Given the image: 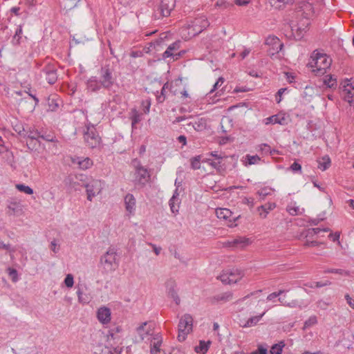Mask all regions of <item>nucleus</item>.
Listing matches in <instances>:
<instances>
[{"label":"nucleus","mask_w":354,"mask_h":354,"mask_svg":"<svg viewBox=\"0 0 354 354\" xmlns=\"http://www.w3.org/2000/svg\"><path fill=\"white\" fill-rule=\"evenodd\" d=\"M332 59L325 53H320L317 50L313 53L308 65L316 75H324L330 66Z\"/></svg>","instance_id":"nucleus-1"},{"label":"nucleus","mask_w":354,"mask_h":354,"mask_svg":"<svg viewBox=\"0 0 354 354\" xmlns=\"http://www.w3.org/2000/svg\"><path fill=\"white\" fill-rule=\"evenodd\" d=\"M120 258L117 250L113 247H109L107 251L100 259V264L106 273L115 271L119 266Z\"/></svg>","instance_id":"nucleus-2"},{"label":"nucleus","mask_w":354,"mask_h":354,"mask_svg":"<svg viewBox=\"0 0 354 354\" xmlns=\"http://www.w3.org/2000/svg\"><path fill=\"white\" fill-rule=\"evenodd\" d=\"M193 318L189 314H185L180 319L178 324V339L183 342L186 339L187 335L192 331Z\"/></svg>","instance_id":"nucleus-3"},{"label":"nucleus","mask_w":354,"mask_h":354,"mask_svg":"<svg viewBox=\"0 0 354 354\" xmlns=\"http://www.w3.org/2000/svg\"><path fill=\"white\" fill-rule=\"evenodd\" d=\"M86 129L84 132V138L86 145L91 149L99 147L101 143V138L94 125L88 124L86 127Z\"/></svg>","instance_id":"nucleus-4"},{"label":"nucleus","mask_w":354,"mask_h":354,"mask_svg":"<svg viewBox=\"0 0 354 354\" xmlns=\"http://www.w3.org/2000/svg\"><path fill=\"white\" fill-rule=\"evenodd\" d=\"M100 81L105 89H110L114 84L115 77L113 69L109 65H104L101 67L99 71Z\"/></svg>","instance_id":"nucleus-5"},{"label":"nucleus","mask_w":354,"mask_h":354,"mask_svg":"<svg viewBox=\"0 0 354 354\" xmlns=\"http://www.w3.org/2000/svg\"><path fill=\"white\" fill-rule=\"evenodd\" d=\"M244 276L242 270L237 268H232L223 272L218 277V279L224 284L236 283L239 281Z\"/></svg>","instance_id":"nucleus-6"},{"label":"nucleus","mask_w":354,"mask_h":354,"mask_svg":"<svg viewBox=\"0 0 354 354\" xmlns=\"http://www.w3.org/2000/svg\"><path fill=\"white\" fill-rule=\"evenodd\" d=\"M176 0H160L159 5L154 11L155 19H160L162 17H168L171 11L174 8Z\"/></svg>","instance_id":"nucleus-7"},{"label":"nucleus","mask_w":354,"mask_h":354,"mask_svg":"<svg viewBox=\"0 0 354 354\" xmlns=\"http://www.w3.org/2000/svg\"><path fill=\"white\" fill-rule=\"evenodd\" d=\"M209 26L207 19L205 16L195 18L188 25L189 33L193 36L197 35Z\"/></svg>","instance_id":"nucleus-8"},{"label":"nucleus","mask_w":354,"mask_h":354,"mask_svg":"<svg viewBox=\"0 0 354 354\" xmlns=\"http://www.w3.org/2000/svg\"><path fill=\"white\" fill-rule=\"evenodd\" d=\"M339 88L344 100L351 103L354 97V82L346 79L341 83Z\"/></svg>","instance_id":"nucleus-9"},{"label":"nucleus","mask_w":354,"mask_h":354,"mask_svg":"<svg viewBox=\"0 0 354 354\" xmlns=\"http://www.w3.org/2000/svg\"><path fill=\"white\" fill-rule=\"evenodd\" d=\"M87 195V199L92 201L93 198L100 194L102 189V182L99 180H92L84 185Z\"/></svg>","instance_id":"nucleus-10"},{"label":"nucleus","mask_w":354,"mask_h":354,"mask_svg":"<svg viewBox=\"0 0 354 354\" xmlns=\"http://www.w3.org/2000/svg\"><path fill=\"white\" fill-rule=\"evenodd\" d=\"M150 180V174L147 169L139 165L136 167L135 172V183L136 184L145 186L147 183Z\"/></svg>","instance_id":"nucleus-11"},{"label":"nucleus","mask_w":354,"mask_h":354,"mask_svg":"<svg viewBox=\"0 0 354 354\" xmlns=\"http://www.w3.org/2000/svg\"><path fill=\"white\" fill-rule=\"evenodd\" d=\"M310 23L308 19H306L303 22L298 24H293L290 26L292 35L296 39H301L304 33L306 32Z\"/></svg>","instance_id":"nucleus-12"},{"label":"nucleus","mask_w":354,"mask_h":354,"mask_svg":"<svg viewBox=\"0 0 354 354\" xmlns=\"http://www.w3.org/2000/svg\"><path fill=\"white\" fill-rule=\"evenodd\" d=\"M216 214L219 219H223L229 221V226H236V224L234 223L239 218V216H234L232 212L227 208H219L216 209Z\"/></svg>","instance_id":"nucleus-13"},{"label":"nucleus","mask_w":354,"mask_h":354,"mask_svg":"<svg viewBox=\"0 0 354 354\" xmlns=\"http://www.w3.org/2000/svg\"><path fill=\"white\" fill-rule=\"evenodd\" d=\"M41 73L45 76V79L49 84H54L57 80V69L53 65H46Z\"/></svg>","instance_id":"nucleus-14"},{"label":"nucleus","mask_w":354,"mask_h":354,"mask_svg":"<svg viewBox=\"0 0 354 354\" xmlns=\"http://www.w3.org/2000/svg\"><path fill=\"white\" fill-rule=\"evenodd\" d=\"M25 135H23L22 138H28L29 139V142H27V145L30 148V146L32 148H35L37 145H39L38 138H40V134L37 130L30 129L25 131Z\"/></svg>","instance_id":"nucleus-15"},{"label":"nucleus","mask_w":354,"mask_h":354,"mask_svg":"<svg viewBox=\"0 0 354 354\" xmlns=\"http://www.w3.org/2000/svg\"><path fill=\"white\" fill-rule=\"evenodd\" d=\"M180 47V41H175L170 44L162 54L163 59L172 57L174 59H177L180 56V54L176 53V51H177Z\"/></svg>","instance_id":"nucleus-16"},{"label":"nucleus","mask_w":354,"mask_h":354,"mask_svg":"<svg viewBox=\"0 0 354 354\" xmlns=\"http://www.w3.org/2000/svg\"><path fill=\"white\" fill-rule=\"evenodd\" d=\"M187 130L194 129L196 131H202L206 129V120L204 118L195 119L186 124Z\"/></svg>","instance_id":"nucleus-17"},{"label":"nucleus","mask_w":354,"mask_h":354,"mask_svg":"<svg viewBox=\"0 0 354 354\" xmlns=\"http://www.w3.org/2000/svg\"><path fill=\"white\" fill-rule=\"evenodd\" d=\"M102 88L103 86L101 84V82L95 76L91 77L86 82V88L91 92L96 93Z\"/></svg>","instance_id":"nucleus-18"},{"label":"nucleus","mask_w":354,"mask_h":354,"mask_svg":"<svg viewBox=\"0 0 354 354\" xmlns=\"http://www.w3.org/2000/svg\"><path fill=\"white\" fill-rule=\"evenodd\" d=\"M151 328L148 326L147 322L142 323L136 328V333L139 335L140 341L144 340L145 337L151 334Z\"/></svg>","instance_id":"nucleus-19"},{"label":"nucleus","mask_w":354,"mask_h":354,"mask_svg":"<svg viewBox=\"0 0 354 354\" xmlns=\"http://www.w3.org/2000/svg\"><path fill=\"white\" fill-rule=\"evenodd\" d=\"M97 319L102 324H107L111 320V310L109 308L101 307L97 310Z\"/></svg>","instance_id":"nucleus-20"},{"label":"nucleus","mask_w":354,"mask_h":354,"mask_svg":"<svg viewBox=\"0 0 354 354\" xmlns=\"http://www.w3.org/2000/svg\"><path fill=\"white\" fill-rule=\"evenodd\" d=\"M250 241L249 239L245 237H239L234 239L232 241L228 242V245L230 247H233L236 248L243 249L245 247L248 246L250 244Z\"/></svg>","instance_id":"nucleus-21"},{"label":"nucleus","mask_w":354,"mask_h":354,"mask_svg":"<svg viewBox=\"0 0 354 354\" xmlns=\"http://www.w3.org/2000/svg\"><path fill=\"white\" fill-rule=\"evenodd\" d=\"M232 298L233 293L232 292L228 291L214 295L213 297L211 298V301L212 304L216 302L225 303L232 300Z\"/></svg>","instance_id":"nucleus-22"},{"label":"nucleus","mask_w":354,"mask_h":354,"mask_svg":"<svg viewBox=\"0 0 354 354\" xmlns=\"http://www.w3.org/2000/svg\"><path fill=\"white\" fill-rule=\"evenodd\" d=\"M162 343V338L158 334L156 335L151 342V354H158L160 351V346Z\"/></svg>","instance_id":"nucleus-23"},{"label":"nucleus","mask_w":354,"mask_h":354,"mask_svg":"<svg viewBox=\"0 0 354 354\" xmlns=\"http://www.w3.org/2000/svg\"><path fill=\"white\" fill-rule=\"evenodd\" d=\"M124 204L126 210L132 214L136 208V198L131 194H127L124 197Z\"/></svg>","instance_id":"nucleus-24"},{"label":"nucleus","mask_w":354,"mask_h":354,"mask_svg":"<svg viewBox=\"0 0 354 354\" xmlns=\"http://www.w3.org/2000/svg\"><path fill=\"white\" fill-rule=\"evenodd\" d=\"M175 283L173 281L167 283L168 295L178 305L180 302V299L175 290Z\"/></svg>","instance_id":"nucleus-25"},{"label":"nucleus","mask_w":354,"mask_h":354,"mask_svg":"<svg viewBox=\"0 0 354 354\" xmlns=\"http://www.w3.org/2000/svg\"><path fill=\"white\" fill-rule=\"evenodd\" d=\"M266 44L268 45H273V48L276 49L277 52H279L283 46V43L277 37H269L266 39Z\"/></svg>","instance_id":"nucleus-26"},{"label":"nucleus","mask_w":354,"mask_h":354,"mask_svg":"<svg viewBox=\"0 0 354 354\" xmlns=\"http://www.w3.org/2000/svg\"><path fill=\"white\" fill-rule=\"evenodd\" d=\"M276 207V204L274 203H268L265 205H261L258 208V211L259 212V214L263 218H266L269 211L272 210Z\"/></svg>","instance_id":"nucleus-27"},{"label":"nucleus","mask_w":354,"mask_h":354,"mask_svg":"<svg viewBox=\"0 0 354 354\" xmlns=\"http://www.w3.org/2000/svg\"><path fill=\"white\" fill-rule=\"evenodd\" d=\"M210 344V341L205 342L203 340H201L199 342V344L194 347V351L196 353L199 354H205L209 349Z\"/></svg>","instance_id":"nucleus-28"},{"label":"nucleus","mask_w":354,"mask_h":354,"mask_svg":"<svg viewBox=\"0 0 354 354\" xmlns=\"http://www.w3.org/2000/svg\"><path fill=\"white\" fill-rule=\"evenodd\" d=\"M80 0H63L61 6L63 10L68 12L77 6Z\"/></svg>","instance_id":"nucleus-29"},{"label":"nucleus","mask_w":354,"mask_h":354,"mask_svg":"<svg viewBox=\"0 0 354 354\" xmlns=\"http://www.w3.org/2000/svg\"><path fill=\"white\" fill-rule=\"evenodd\" d=\"M330 229L328 227L326 228H309L306 230L305 233V236L306 238L312 239L315 235L319 234L321 232H329Z\"/></svg>","instance_id":"nucleus-30"},{"label":"nucleus","mask_w":354,"mask_h":354,"mask_svg":"<svg viewBox=\"0 0 354 354\" xmlns=\"http://www.w3.org/2000/svg\"><path fill=\"white\" fill-rule=\"evenodd\" d=\"M266 124H283L286 119L283 117H280L278 115H274L269 118H266Z\"/></svg>","instance_id":"nucleus-31"},{"label":"nucleus","mask_w":354,"mask_h":354,"mask_svg":"<svg viewBox=\"0 0 354 354\" xmlns=\"http://www.w3.org/2000/svg\"><path fill=\"white\" fill-rule=\"evenodd\" d=\"M8 214H16L21 211V208L20 206V203L17 201H11L8 205Z\"/></svg>","instance_id":"nucleus-32"},{"label":"nucleus","mask_w":354,"mask_h":354,"mask_svg":"<svg viewBox=\"0 0 354 354\" xmlns=\"http://www.w3.org/2000/svg\"><path fill=\"white\" fill-rule=\"evenodd\" d=\"M324 84L330 88H334L337 86V80L331 75H326L323 80Z\"/></svg>","instance_id":"nucleus-33"},{"label":"nucleus","mask_w":354,"mask_h":354,"mask_svg":"<svg viewBox=\"0 0 354 354\" xmlns=\"http://www.w3.org/2000/svg\"><path fill=\"white\" fill-rule=\"evenodd\" d=\"M169 84L166 82L162 87L160 93L156 95V100L158 103H162L166 99V90L169 88Z\"/></svg>","instance_id":"nucleus-34"},{"label":"nucleus","mask_w":354,"mask_h":354,"mask_svg":"<svg viewBox=\"0 0 354 354\" xmlns=\"http://www.w3.org/2000/svg\"><path fill=\"white\" fill-rule=\"evenodd\" d=\"M330 166V159L328 156L322 158V160L318 161V168L322 171L326 170Z\"/></svg>","instance_id":"nucleus-35"},{"label":"nucleus","mask_w":354,"mask_h":354,"mask_svg":"<svg viewBox=\"0 0 354 354\" xmlns=\"http://www.w3.org/2000/svg\"><path fill=\"white\" fill-rule=\"evenodd\" d=\"M12 126L14 129V131L17 133L21 137L23 136V135H25V128L21 124V122L17 121V120H15V122H12Z\"/></svg>","instance_id":"nucleus-36"},{"label":"nucleus","mask_w":354,"mask_h":354,"mask_svg":"<svg viewBox=\"0 0 354 354\" xmlns=\"http://www.w3.org/2000/svg\"><path fill=\"white\" fill-rule=\"evenodd\" d=\"M22 33V26L20 25L17 28L15 33L12 37V43L13 45H19L20 44V39H21Z\"/></svg>","instance_id":"nucleus-37"},{"label":"nucleus","mask_w":354,"mask_h":354,"mask_svg":"<svg viewBox=\"0 0 354 354\" xmlns=\"http://www.w3.org/2000/svg\"><path fill=\"white\" fill-rule=\"evenodd\" d=\"M278 300L281 304V305L288 308H297L299 306V301L296 299L292 300L291 301H287L285 300L284 297H279Z\"/></svg>","instance_id":"nucleus-38"},{"label":"nucleus","mask_w":354,"mask_h":354,"mask_svg":"<svg viewBox=\"0 0 354 354\" xmlns=\"http://www.w3.org/2000/svg\"><path fill=\"white\" fill-rule=\"evenodd\" d=\"M265 312L261 314L260 315L254 316L248 319L245 324L244 325L245 327H250L252 326H255L262 318V317L265 315Z\"/></svg>","instance_id":"nucleus-39"},{"label":"nucleus","mask_w":354,"mask_h":354,"mask_svg":"<svg viewBox=\"0 0 354 354\" xmlns=\"http://www.w3.org/2000/svg\"><path fill=\"white\" fill-rule=\"evenodd\" d=\"M284 346L285 344L283 342H280L278 344H274L270 348V354H281Z\"/></svg>","instance_id":"nucleus-40"},{"label":"nucleus","mask_w":354,"mask_h":354,"mask_svg":"<svg viewBox=\"0 0 354 354\" xmlns=\"http://www.w3.org/2000/svg\"><path fill=\"white\" fill-rule=\"evenodd\" d=\"M77 164L80 169H87L90 168L93 165V161L89 158H86L83 160H79Z\"/></svg>","instance_id":"nucleus-41"},{"label":"nucleus","mask_w":354,"mask_h":354,"mask_svg":"<svg viewBox=\"0 0 354 354\" xmlns=\"http://www.w3.org/2000/svg\"><path fill=\"white\" fill-rule=\"evenodd\" d=\"M317 324V318L315 315L310 316L304 324L303 330H306Z\"/></svg>","instance_id":"nucleus-42"},{"label":"nucleus","mask_w":354,"mask_h":354,"mask_svg":"<svg viewBox=\"0 0 354 354\" xmlns=\"http://www.w3.org/2000/svg\"><path fill=\"white\" fill-rule=\"evenodd\" d=\"M223 159V156H218V160H212L210 158H207L205 160H203L202 162H205L212 166L214 168H218L221 166V160Z\"/></svg>","instance_id":"nucleus-43"},{"label":"nucleus","mask_w":354,"mask_h":354,"mask_svg":"<svg viewBox=\"0 0 354 354\" xmlns=\"http://www.w3.org/2000/svg\"><path fill=\"white\" fill-rule=\"evenodd\" d=\"M77 295L78 297V300L80 303L87 304L89 302V297L83 292L81 288H78L77 290Z\"/></svg>","instance_id":"nucleus-44"},{"label":"nucleus","mask_w":354,"mask_h":354,"mask_svg":"<svg viewBox=\"0 0 354 354\" xmlns=\"http://www.w3.org/2000/svg\"><path fill=\"white\" fill-rule=\"evenodd\" d=\"M16 188L22 192H24L27 194H33V189L30 187L29 186L25 185L24 184H17L16 185Z\"/></svg>","instance_id":"nucleus-45"},{"label":"nucleus","mask_w":354,"mask_h":354,"mask_svg":"<svg viewBox=\"0 0 354 354\" xmlns=\"http://www.w3.org/2000/svg\"><path fill=\"white\" fill-rule=\"evenodd\" d=\"M191 167L196 170L201 167V156H197L191 159Z\"/></svg>","instance_id":"nucleus-46"},{"label":"nucleus","mask_w":354,"mask_h":354,"mask_svg":"<svg viewBox=\"0 0 354 354\" xmlns=\"http://www.w3.org/2000/svg\"><path fill=\"white\" fill-rule=\"evenodd\" d=\"M176 195H178L177 194V192L176 191L175 192V194L173 195V196L170 198L169 200V206H170V209H171V211L173 212V213H176L178 212V207H176L175 205V201L177 199V197H176Z\"/></svg>","instance_id":"nucleus-47"},{"label":"nucleus","mask_w":354,"mask_h":354,"mask_svg":"<svg viewBox=\"0 0 354 354\" xmlns=\"http://www.w3.org/2000/svg\"><path fill=\"white\" fill-rule=\"evenodd\" d=\"M287 292H288V290L281 289L278 292H274L268 295L267 299L268 301H272L276 297H279Z\"/></svg>","instance_id":"nucleus-48"},{"label":"nucleus","mask_w":354,"mask_h":354,"mask_svg":"<svg viewBox=\"0 0 354 354\" xmlns=\"http://www.w3.org/2000/svg\"><path fill=\"white\" fill-rule=\"evenodd\" d=\"M8 273L13 282H17L19 280L18 273L17 270L12 268H8Z\"/></svg>","instance_id":"nucleus-49"},{"label":"nucleus","mask_w":354,"mask_h":354,"mask_svg":"<svg viewBox=\"0 0 354 354\" xmlns=\"http://www.w3.org/2000/svg\"><path fill=\"white\" fill-rule=\"evenodd\" d=\"M272 192V189L271 188L264 187L259 190L257 193L259 196H261L262 198H264L266 196L270 195Z\"/></svg>","instance_id":"nucleus-50"},{"label":"nucleus","mask_w":354,"mask_h":354,"mask_svg":"<svg viewBox=\"0 0 354 354\" xmlns=\"http://www.w3.org/2000/svg\"><path fill=\"white\" fill-rule=\"evenodd\" d=\"M131 118L132 127H134L135 125L138 124L141 120L140 114L136 110L133 111Z\"/></svg>","instance_id":"nucleus-51"},{"label":"nucleus","mask_w":354,"mask_h":354,"mask_svg":"<svg viewBox=\"0 0 354 354\" xmlns=\"http://www.w3.org/2000/svg\"><path fill=\"white\" fill-rule=\"evenodd\" d=\"M325 273H335V274H339L341 275H348V273L347 271L342 270V269H327L324 271Z\"/></svg>","instance_id":"nucleus-52"},{"label":"nucleus","mask_w":354,"mask_h":354,"mask_svg":"<svg viewBox=\"0 0 354 354\" xmlns=\"http://www.w3.org/2000/svg\"><path fill=\"white\" fill-rule=\"evenodd\" d=\"M246 158H247L249 165L257 164L261 160V158L257 155H255V156L247 155Z\"/></svg>","instance_id":"nucleus-53"},{"label":"nucleus","mask_w":354,"mask_h":354,"mask_svg":"<svg viewBox=\"0 0 354 354\" xmlns=\"http://www.w3.org/2000/svg\"><path fill=\"white\" fill-rule=\"evenodd\" d=\"M64 283L66 287L71 288L73 286V276L71 274H68L66 275L64 279Z\"/></svg>","instance_id":"nucleus-54"},{"label":"nucleus","mask_w":354,"mask_h":354,"mask_svg":"<svg viewBox=\"0 0 354 354\" xmlns=\"http://www.w3.org/2000/svg\"><path fill=\"white\" fill-rule=\"evenodd\" d=\"M224 81H225L224 78L222 77H220L218 79V80L215 82V84H214L213 88L210 91V93H212L216 89H217L218 87L221 86L223 84Z\"/></svg>","instance_id":"nucleus-55"},{"label":"nucleus","mask_w":354,"mask_h":354,"mask_svg":"<svg viewBox=\"0 0 354 354\" xmlns=\"http://www.w3.org/2000/svg\"><path fill=\"white\" fill-rule=\"evenodd\" d=\"M287 90L286 88H280L277 94H276V102L277 103H280L281 101V95H283V93Z\"/></svg>","instance_id":"nucleus-56"},{"label":"nucleus","mask_w":354,"mask_h":354,"mask_svg":"<svg viewBox=\"0 0 354 354\" xmlns=\"http://www.w3.org/2000/svg\"><path fill=\"white\" fill-rule=\"evenodd\" d=\"M322 243L321 242H318V241H308L307 240L304 245L305 247H316V246H318L320 244H322Z\"/></svg>","instance_id":"nucleus-57"},{"label":"nucleus","mask_w":354,"mask_h":354,"mask_svg":"<svg viewBox=\"0 0 354 354\" xmlns=\"http://www.w3.org/2000/svg\"><path fill=\"white\" fill-rule=\"evenodd\" d=\"M251 354H268V350L266 348L260 345L258 346V349L256 351L251 353Z\"/></svg>","instance_id":"nucleus-58"},{"label":"nucleus","mask_w":354,"mask_h":354,"mask_svg":"<svg viewBox=\"0 0 354 354\" xmlns=\"http://www.w3.org/2000/svg\"><path fill=\"white\" fill-rule=\"evenodd\" d=\"M290 169L292 171H295V172H297V171H301V165L297 162H294L291 166H290Z\"/></svg>","instance_id":"nucleus-59"},{"label":"nucleus","mask_w":354,"mask_h":354,"mask_svg":"<svg viewBox=\"0 0 354 354\" xmlns=\"http://www.w3.org/2000/svg\"><path fill=\"white\" fill-rule=\"evenodd\" d=\"M54 99H48L49 109L52 111H55L58 106V104L54 102Z\"/></svg>","instance_id":"nucleus-60"},{"label":"nucleus","mask_w":354,"mask_h":354,"mask_svg":"<svg viewBox=\"0 0 354 354\" xmlns=\"http://www.w3.org/2000/svg\"><path fill=\"white\" fill-rule=\"evenodd\" d=\"M162 41H163V40L162 38L152 41L149 43L150 47L149 48H156V46H160Z\"/></svg>","instance_id":"nucleus-61"},{"label":"nucleus","mask_w":354,"mask_h":354,"mask_svg":"<svg viewBox=\"0 0 354 354\" xmlns=\"http://www.w3.org/2000/svg\"><path fill=\"white\" fill-rule=\"evenodd\" d=\"M345 299L348 303V304L354 309V300L350 297L348 294L345 295Z\"/></svg>","instance_id":"nucleus-62"},{"label":"nucleus","mask_w":354,"mask_h":354,"mask_svg":"<svg viewBox=\"0 0 354 354\" xmlns=\"http://www.w3.org/2000/svg\"><path fill=\"white\" fill-rule=\"evenodd\" d=\"M339 232H335V234H333V233H330L329 235H328V237L329 239H330L333 241H338L339 239Z\"/></svg>","instance_id":"nucleus-63"},{"label":"nucleus","mask_w":354,"mask_h":354,"mask_svg":"<svg viewBox=\"0 0 354 354\" xmlns=\"http://www.w3.org/2000/svg\"><path fill=\"white\" fill-rule=\"evenodd\" d=\"M177 139H178V142L180 143H182V145L183 146L187 145V138L185 136H183V135L179 136Z\"/></svg>","instance_id":"nucleus-64"}]
</instances>
